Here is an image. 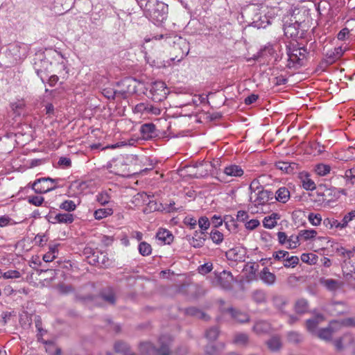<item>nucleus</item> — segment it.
<instances>
[{
	"label": "nucleus",
	"instance_id": "1",
	"mask_svg": "<svg viewBox=\"0 0 355 355\" xmlns=\"http://www.w3.org/2000/svg\"><path fill=\"white\" fill-rule=\"evenodd\" d=\"M144 10L146 17L154 22H162L167 17L168 6L158 0H147L144 6Z\"/></svg>",
	"mask_w": 355,
	"mask_h": 355
},
{
	"label": "nucleus",
	"instance_id": "2",
	"mask_svg": "<svg viewBox=\"0 0 355 355\" xmlns=\"http://www.w3.org/2000/svg\"><path fill=\"white\" fill-rule=\"evenodd\" d=\"M189 51V44L185 39L178 37L173 42L171 51V61H181Z\"/></svg>",
	"mask_w": 355,
	"mask_h": 355
},
{
	"label": "nucleus",
	"instance_id": "3",
	"mask_svg": "<svg viewBox=\"0 0 355 355\" xmlns=\"http://www.w3.org/2000/svg\"><path fill=\"white\" fill-rule=\"evenodd\" d=\"M307 53V49L304 46H293L292 49H290L288 52V66L289 67H294L303 65L304 60L306 59Z\"/></svg>",
	"mask_w": 355,
	"mask_h": 355
},
{
	"label": "nucleus",
	"instance_id": "4",
	"mask_svg": "<svg viewBox=\"0 0 355 355\" xmlns=\"http://www.w3.org/2000/svg\"><path fill=\"white\" fill-rule=\"evenodd\" d=\"M51 65V62L42 55H40L34 59L33 67L35 71L43 83H44V78L49 73V68Z\"/></svg>",
	"mask_w": 355,
	"mask_h": 355
},
{
	"label": "nucleus",
	"instance_id": "5",
	"mask_svg": "<svg viewBox=\"0 0 355 355\" xmlns=\"http://www.w3.org/2000/svg\"><path fill=\"white\" fill-rule=\"evenodd\" d=\"M58 179L51 178H42L36 180L33 184V189L37 193H44L55 189V187L52 184L58 182Z\"/></svg>",
	"mask_w": 355,
	"mask_h": 355
},
{
	"label": "nucleus",
	"instance_id": "6",
	"mask_svg": "<svg viewBox=\"0 0 355 355\" xmlns=\"http://www.w3.org/2000/svg\"><path fill=\"white\" fill-rule=\"evenodd\" d=\"M273 192L261 189L254 193V196H250V201L255 205H263L273 198Z\"/></svg>",
	"mask_w": 355,
	"mask_h": 355
},
{
	"label": "nucleus",
	"instance_id": "7",
	"mask_svg": "<svg viewBox=\"0 0 355 355\" xmlns=\"http://www.w3.org/2000/svg\"><path fill=\"white\" fill-rule=\"evenodd\" d=\"M338 326L337 321H331L328 327L318 329L315 335L321 340L330 341L333 334L338 329Z\"/></svg>",
	"mask_w": 355,
	"mask_h": 355
},
{
	"label": "nucleus",
	"instance_id": "8",
	"mask_svg": "<svg viewBox=\"0 0 355 355\" xmlns=\"http://www.w3.org/2000/svg\"><path fill=\"white\" fill-rule=\"evenodd\" d=\"M166 84L162 81H157L153 83L150 89V93L152 98L155 101H160L166 98Z\"/></svg>",
	"mask_w": 355,
	"mask_h": 355
},
{
	"label": "nucleus",
	"instance_id": "9",
	"mask_svg": "<svg viewBox=\"0 0 355 355\" xmlns=\"http://www.w3.org/2000/svg\"><path fill=\"white\" fill-rule=\"evenodd\" d=\"M141 137L145 140L152 139L159 136V132L153 123H146L140 128Z\"/></svg>",
	"mask_w": 355,
	"mask_h": 355
},
{
	"label": "nucleus",
	"instance_id": "10",
	"mask_svg": "<svg viewBox=\"0 0 355 355\" xmlns=\"http://www.w3.org/2000/svg\"><path fill=\"white\" fill-rule=\"evenodd\" d=\"M173 342V338L168 334L162 335L158 340L159 347L157 348L159 350V355H171V345Z\"/></svg>",
	"mask_w": 355,
	"mask_h": 355
},
{
	"label": "nucleus",
	"instance_id": "11",
	"mask_svg": "<svg viewBox=\"0 0 355 355\" xmlns=\"http://www.w3.org/2000/svg\"><path fill=\"white\" fill-rule=\"evenodd\" d=\"M234 281V277L230 271L223 270L218 276V282L225 290L232 288Z\"/></svg>",
	"mask_w": 355,
	"mask_h": 355
},
{
	"label": "nucleus",
	"instance_id": "12",
	"mask_svg": "<svg viewBox=\"0 0 355 355\" xmlns=\"http://www.w3.org/2000/svg\"><path fill=\"white\" fill-rule=\"evenodd\" d=\"M206 232L195 231L193 235L188 239L189 243L196 248H201L204 245L206 240Z\"/></svg>",
	"mask_w": 355,
	"mask_h": 355
},
{
	"label": "nucleus",
	"instance_id": "13",
	"mask_svg": "<svg viewBox=\"0 0 355 355\" xmlns=\"http://www.w3.org/2000/svg\"><path fill=\"white\" fill-rule=\"evenodd\" d=\"M139 349L142 355H159V354L157 347L148 341L140 343Z\"/></svg>",
	"mask_w": 355,
	"mask_h": 355
},
{
	"label": "nucleus",
	"instance_id": "14",
	"mask_svg": "<svg viewBox=\"0 0 355 355\" xmlns=\"http://www.w3.org/2000/svg\"><path fill=\"white\" fill-rule=\"evenodd\" d=\"M245 250L241 247H236L226 252V257L228 259L238 261H241L245 257Z\"/></svg>",
	"mask_w": 355,
	"mask_h": 355
},
{
	"label": "nucleus",
	"instance_id": "15",
	"mask_svg": "<svg viewBox=\"0 0 355 355\" xmlns=\"http://www.w3.org/2000/svg\"><path fill=\"white\" fill-rule=\"evenodd\" d=\"M324 320V317L322 314H318L313 318L309 319L306 322L307 330L312 334H315L318 330L317 327L319 324Z\"/></svg>",
	"mask_w": 355,
	"mask_h": 355
},
{
	"label": "nucleus",
	"instance_id": "16",
	"mask_svg": "<svg viewBox=\"0 0 355 355\" xmlns=\"http://www.w3.org/2000/svg\"><path fill=\"white\" fill-rule=\"evenodd\" d=\"M99 297L109 304L113 305L116 302L115 292L112 287H107L101 290Z\"/></svg>",
	"mask_w": 355,
	"mask_h": 355
},
{
	"label": "nucleus",
	"instance_id": "17",
	"mask_svg": "<svg viewBox=\"0 0 355 355\" xmlns=\"http://www.w3.org/2000/svg\"><path fill=\"white\" fill-rule=\"evenodd\" d=\"M244 14L248 17H251V24H252L253 26H256L257 21L261 20L260 19L261 17V14L259 10L254 5L248 6L244 10Z\"/></svg>",
	"mask_w": 355,
	"mask_h": 355
},
{
	"label": "nucleus",
	"instance_id": "18",
	"mask_svg": "<svg viewBox=\"0 0 355 355\" xmlns=\"http://www.w3.org/2000/svg\"><path fill=\"white\" fill-rule=\"evenodd\" d=\"M244 14L248 17H251V24H252L253 26H256L257 21L261 20L260 19L261 17V14L259 10L254 5L248 6L244 10Z\"/></svg>",
	"mask_w": 355,
	"mask_h": 355
},
{
	"label": "nucleus",
	"instance_id": "19",
	"mask_svg": "<svg viewBox=\"0 0 355 355\" xmlns=\"http://www.w3.org/2000/svg\"><path fill=\"white\" fill-rule=\"evenodd\" d=\"M344 51L342 47L335 48L334 51H328L325 55L324 62L327 64H331L338 60L343 55Z\"/></svg>",
	"mask_w": 355,
	"mask_h": 355
},
{
	"label": "nucleus",
	"instance_id": "20",
	"mask_svg": "<svg viewBox=\"0 0 355 355\" xmlns=\"http://www.w3.org/2000/svg\"><path fill=\"white\" fill-rule=\"evenodd\" d=\"M354 343V338L351 334H345L343 337L336 339L334 341V345L337 350H342L345 345H352Z\"/></svg>",
	"mask_w": 355,
	"mask_h": 355
},
{
	"label": "nucleus",
	"instance_id": "21",
	"mask_svg": "<svg viewBox=\"0 0 355 355\" xmlns=\"http://www.w3.org/2000/svg\"><path fill=\"white\" fill-rule=\"evenodd\" d=\"M227 311L231 314L232 318L241 323H245L250 321V316L247 313L241 311L233 308H229Z\"/></svg>",
	"mask_w": 355,
	"mask_h": 355
},
{
	"label": "nucleus",
	"instance_id": "22",
	"mask_svg": "<svg viewBox=\"0 0 355 355\" xmlns=\"http://www.w3.org/2000/svg\"><path fill=\"white\" fill-rule=\"evenodd\" d=\"M223 173L227 176L241 177L243 175V170L240 166L230 164L225 167Z\"/></svg>",
	"mask_w": 355,
	"mask_h": 355
},
{
	"label": "nucleus",
	"instance_id": "23",
	"mask_svg": "<svg viewBox=\"0 0 355 355\" xmlns=\"http://www.w3.org/2000/svg\"><path fill=\"white\" fill-rule=\"evenodd\" d=\"M260 279L268 285H273L276 281L275 274L270 272L267 268H264L259 274Z\"/></svg>",
	"mask_w": 355,
	"mask_h": 355
},
{
	"label": "nucleus",
	"instance_id": "24",
	"mask_svg": "<svg viewBox=\"0 0 355 355\" xmlns=\"http://www.w3.org/2000/svg\"><path fill=\"white\" fill-rule=\"evenodd\" d=\"M156 237L164 244H170L173 240V235L166 229L159 230L156 234Z\"/></svg>",
	"mask_w": 355,
	"mask_h": 355
},
{
	"label": "nucleus",
	"instance_id": "25",
	"mask_svg": "<svg viewBox=\"0 0 355 355\" xmlns=\"http://www.w3.org/2000/svg\"><path fill=\"white\" fill-rule=\"evenodd\" d=\"M252 300L256 304H265L267 302V294L263 290L257 289L251 293Z\"/></svg>",
	"mask_w": 355,
	"mask_h": 355
},
{
	"label": "nucleus",
	"instance_id": "26",
	"mask_svg": "<svg viewBox=\"0 0 355 355\" xmlns=\"http://www.w3.org/2000/svg\"><path fill=\"white\" fill-rule=\"evenodd\" d=\"M320 283L330 291H335L342 286L341 282L334 279H322Z\"/></svg>",
	"mask_w": 355,
	"mask_h": 355
},
{
	"label": "nucleus",
	"instance_id": "27",
	"mask_svg": "<svg viewBox=\"0 0 355 355\" xmlns=\"http://www.w3.org/2000/svg\"><path fill=\"white\" fill-rule=\"evenodd\" d=\"M276 200L282 203H286L290 198V191L285 187H280L275 192Z\"/></svg>",
	"mask_w": 355,
	"mask_h": 355
},
{
	"label": "nucleus",
	"instance_id": "28",
	"mask_svg": "<svg viewBox=\"0 0 355 355\" xmlns=\"http://www.w3.org/2000/svg\"><path fill=\"white\" fill-rule=\"evenodd\" d=\"M286 338L288 342L293 345H298L304 340L303 335L295 331H288L286 334Z\"/></svg>",
	"mask_w": 355,
	"mask_h": 355
},
{
	"label": "nucleus",
	"instance_id": "29",
	"mask_svg": "<svg viewBox=\"0 0 355 355\" xmlns=\"http://www.w3.org/2000/svg\"><path fill=\"white\" fill-rule=\"evenodd\" d=\"M275 166L277 168L281 171H284L286 173H291L294 171V170L297 168V164L293 162H277L275 164Z\"/></svg>",
	"mask_w": 355,
	"mask_h": 355
},
{
	"label": "nucleus",
	"instance_id": "30",
	"mask_svg": "<svg viewBox=\"0 0 355 355\" xmlns=\"http://www.w3.org/2000/svg\"><path fill=\"white\" fill-rule=\"evenodd\" d=\"M270 330V324L266 321L257 322L253 326V331L257 334L268 333Z\"/></svg>",
	"mask_w": 355,
	"mask_h": 355
},
{
	"label": "nucleus",
	"instance_id": "31",
	"mask_svg": "<svg viewBox=\"0 0 355 355\" xmlns=\"http://www.w3.org/2000/svg\"><path fill=\"white\" fill-rule=\"evenodd\" d=\"M73 216L71 214L69 213H64V214H58L54 217V220L52 223H65V224H70L73 221Z\"/></svg>",
	"mask_w": 355,
	"mask_h": 355
},
{
	"label": "nucleus",
	"instance_id": "32",
	"mask_svg": "<svg viewBox=\"0 0 355 355\" xmlns=\"http://www.w3.org/2000/svg\"><path fill=\"white\" fill-rule=\"evenodd\" d=\"M268 348L273 352H277L282 347V341L278 336H272L267 341Z\"/></svg>",
	"mask_w": 355,
	"mask_h": 355
},
{
	"label": "nucleus",
	"instance_id": "33",
	"mask_svg": "<svg viewBox=\"0 0 355 355\" xmlns=\"http://www.w3.org/2000/svg\"><path fill=\"white\" fill-rule=\"evenodd\" d=\"M186 313L198 318L208 320L209 318L203 311L198 309L196 307H190L186 309Z\"/></svg>",
	"mask_w": 355,
	"mask_h": 355
},
{
	"label": "nucleus",
	"instance_id": "34",
	"mask_svg": "<svg viewBox=\"0 0 355 355\" xmlns=\"http://www.w3.org/2000/svg\"><path fill=\"white\" fill-rule=\"evenodd\" d=\"M114 351L116 353H121L123 355L128 354L130 352V346L125 342L122 340L116 341L114 345Z\"/></svg>",
	"mask_w": 355,
	"mask_h": 355
},
{
	"label": "nucleus",
	"instance_id": "35",
	"mask_svg": "<svg viewBox=\"0 0 355 355\" xmlns=\"http://www.w3.org/2000/svg\"><path fill=\"white\" fill-rule=\"evenodd\" d=\"M151 196H152L148 195L145 192L138 193L133 198V203H135L136 206L146 204L147 201Z\"/></svg>",
	"mask_w": 355,
	"mask_h": 355
},
{
	"label": "nucleus",
	"instance_id": "36",
	"mask_svg": "<svg viewBox=\"0 0 355 355\" xmlns=\"http://www.w3.org/2000/svg\"><path fill=\"white\" fill-rule=\"evenodd\" d=\"M308 308V302L304 299L298 300L295 304V311L298 314L307 312Z\"/></svg>",
	"mask_w": 355,
	"mask_h": 355
},
{
	"label": "nucleus",
	"instance_id": "37",
	"mask_svg": "<svg viewBox=\"0 0 355 355\" xmlns=\"http://www.w3.org/2000/svg\"><path fill=\"white\" fill-rule=\"evenodd\" d=\"M25 107V103L24 101H17L10 103V108L13 111L15 116H20Z\"/></svg>",
	"mask_w": 355,
	"mask_h": 355
},
{
	"label": "nucleus",
	"instance_id": "38",
	"mask_svg": "<svg viewBox=\"0 0 355 355\" xmlns=\"http://www.w3.org/2000/svg\"><path fill=\"white\" fill-rule=\"evenodd\" d=\"M113 214V210L111 208H102L98 209L94 211V218L97 220L103 219Z\"/></svg>",
	"mask_w": 355,
	"mask_h": 355
},
{
	"label": "nucleus",
	"instance_id": "39",
	"mask_svg": "<svg viewBox=\"0 0 355 355\" xmlns=\"http://www.w3.org/2000/svg\"><path fill=\"white\" fill-rule=\"evenodd\" d=\"M343 177L345 180L347 185L353 186L355 184V168L346 170Z\"/></svg>",
	"mask_w": 355,
	"mask_h": 355
},
{
	"label": "nucleus",
	"instance_id": "40",
	"mask_svg": "<svg viewBox=\"0 0 355 355\" xmlns=\"http://www.w3.org/2000/svg\"><path fill=\"white\" fill-rule=\"evenodd\" d=\"M273 306L279 311H282L283 307L286 304L285 298L280 295H275L272 299Z\"/></svg>",
	"mask_w": 355,
	"mask_h": 355
},
{
	"label": "nucleus",
	"instance_id": "41",
	"mask_svg": "<svg viewBox=\"0 0 355 355\" xmlns=\"http://www.w3.org/2000/svg\"><path fill=\"white\" fill-rule=\"evenodd\" d=\"M315 173L320 176H324L331 171V166L328 164H318L315 167Z\"/></svg>",
	"mask_w": 355,
	"mask_h": 355
},
{
	"label": "nucleus",
	"instance_id": "42",
	"mask_svg": "<svg viewBox=\"0 0 355 355\" xmlns=\"http://www.w3.org/2000/svg\"><path fill=\"white\" fill-rule=\"evenodd\" d=\"M138 250L139 253L144 257L150 255L152 252L151 245L145 241H142L139 243Z\"/></svg>",
	"mask_w": 355,
	"mask_h": 355
},
{
	"label": "nucleus",
	"instance_id": "43",
	"mask_svg": "<svg viewBox=\"0 0 355 355\" xmlns=\"http://www.w3.org/2000/svg\"><path fill=\"white\" fill-rule=\"evenodd\" d=\"M225 225L230 231H236L237 229V224L236 222V220L232 217L231 216H226L225 217Z\"/></svg>",
	"mask_w": 355,
	"mask_h": 355
},
{
	"label": "nucleus",
	"instance_id": "44",
	"mask_svg": "<svg viewBox=\"0 0 355 355\" xmlns=\"http://www.w3.org/2000/svg\"><path fill=\"white\" fill-rule=\"evenodd\" d=\"M323 225L327 228L332 229L334 227L337 229H342L340 222L334 218H327L323 220Z\"/></svg>",
	"mask_w": 355,
	"mask_h": 355
},
{
	"label": "nucleus",
	"instance_id": "45",
	"mask_svg": "<svg viewBox=\"0 0 355 355\" xmlns=\"http://www.w3.org/2000/svg\"><path fill=\"white\" fill-rule=\"evenodd\" d=\"M220 331L218 327H212L207 330L205 336L209 340H215L219 335Z\"/></svg>",
	"mask_w": 355,
	"mask_h": 355
},
{
	"label": "nucleus",
	"instance_id": "46",
	"mask_svg": "<svg viewBox=\"0 0 355 355\" xmlns=\"http://www.w3.org/2000/svg\"><path fill=\"white\" fill-rule=\"evenodd\" d=\"M298 263H299V258L297 256H291V257L286 256V257L284 260V266L286 268H289V267L294 268L298 264Z\"/></svg>",
	"mask_w": 355,
	"mask_h": 355
},
{
	"label": "nucleus",
	"instance_id": "47",
	"mask_svg": "<svg viewBox=\"0 0 355 355\" xmlns=\"http://www.w3.org/2000/svg\"><path fill=\"white\" fill-rule=\"evenodd\" d=\"M110 198L111 197L107 191H102L96 196V200L103 205L108 203Z\"/></svg>",
	"mask_w": 355,
	"mask_h": 355
},
{
	"label": "nucleus",
	"instance_id": "48",
	"mask_svg": "<svg viewBox=\"0 0 355 355\" xmlns=\"http://www.w3.org/2000/svg\"><path fill=\"white\" fill-rule=\"evenodd\" d=\"M57 288L61 294H69L74 291L73 287L70 284H66L64 283L59 284Z\"/></svg>",
	"mask_w": 355,
	"mask_h": 355
},
{
	"label": "nucleus",
	"instance_id": "49",
	"mask_svg": "<svg viewBox=\"0 0 355 355\" xmlns=\"http://www.w3.org/2000/svg\"><path fill=\"white\" fill-rule=\"evenodd\" d=\"M317 235V232L314 230H301L299 236L302 237L305 241L313 239Z\"/></svg>",
	"mask_w": 355,
	"mask_h": 355
},
{
	"label": "nucleus",
	"instance_id": "50",
	"mask_svg": "<svg viewBox=\"0 0 355 355\" xmlns=\"http://www.w3.org/2000/svg\"><path fill=\"white\" fill-rule=\"evenodd\" d=\"M210 238L214 243L218 245L223 241V234L216 230H212L210 233Z\"/></svg>",
	"mask_w": 355,
	"mask_h": 355
},
{
	"label": "nucleus",
	"instance_id": "51",
	"mask_svg": "<svg viewBox=\"0 0 355 355\" xmlns=\"http://www.w3.org/2000/svg\"><path fill=\"white\" fill-rule=\"evenodd\" d=\"M199 227L200 228V232H205L209 229L211 222L209 218L206 216H202L198 221Z\"/></svg>",
	"mask_w": 355,
	"mask_h": 355
},
{
	"label": "nucleus",
	"instance_id": "52",
	"mask_svg": "<svg viewBox=\"0 0 355 355\" xmlns=\"http://www.w3.org/2000/svg\"><path fill=\"white\" fill-rule=\"evenodd\" d=\"M299 235H292L287 240L286 248L295 249L299 245Z\"/></svg>",
	"mask_w": 355,
	"mask_h": 355
},
{
	"label": "nucleus",
	"instance_id": "53",
	"mask_svg": "<svg viewBox=\"0 0 355 355\" xmlns=\"http://www.w3.org/2000/svg\"><path fill=\"white\" fill-rule=\"evenodd\" d=\"M354 218H355V210L351 211L345 215L342 221L340 222L341 228H345L348 225V223Z\"/></svg>",
	"mask_w": 355,
	"mask_h": 355
},
{
	"label": "nucleus",
	"instance_id": "54",
	"mask_svg": "<svg viewBox=\"0 0 355 355\" xmlns=\"http://www.w3.org/2000/svg\"><path fill=\"white\" fill-rule=\"evenodd\" d=\"M309 222L314 226L320 225L322 217L320 214L310 213L308 216Z\"/></svg>",
	"mask_w": 355,
	"mask_h": 355
},
{
	"label": "nucleus",
	"instance_id": "55",
	"mask_svg": "<svg viewBox=\"0 0 355 355\" xmlns=\"http://www.w3.org/2000/svg\"><path fill=\"white\" fill-rule=\"evenodd\" d=\"M116 92V98H126L128 94H134L137 92V89L133 86L132 89H121V90H115Z\"/></svg>",
	"mask_w": 355,
	"mask_h": 355
},
{
	"label": "nucleus",
	"instance_id": "56",
	"mask_svg": "<svg viewBox=\"0 0 355 355\" xmlns=\"http://www.w3.org/2000/svg\"><path fill=\"white\" fill-rule=\"evenodd\" d=\"M302 187L306 190L313 191L315 189V184L312 180L306 176L302 180Z\"/></svg>",
	"mask_w": 355,
	"mask_h": 355
},
{
	"label": "nucleus",
	"instance_id": "57",
	"mask_svg": "<svg viewBox=\"0 0 355 355\" xmlns=\"http://www.w3.org/2000/svg\"><path fill=\"white\" fill-rule=\"evenodd\" d=\"M248 341V336L245 334H237L234 339V342L239 345H245Z\"/></svg>",
	"mask_w": 355,
	"mask_h": 355
},
{
	"label": "nucleus",
	"instance_id": "58",
	"mask_svg": "<svg viewBox=\"0 0 355 355\" xmlns=\"http://www.w3.org/2000/svg\"><path fill=\"white\" fill-rule=\"evenodd\" d=\"M213 269V265L210 262H207L204 263L203 265H201L198 267V271L199 273L202 275H206L209 272H210Z\"/></svg>",
	"mask_w": 355,
	"mask_h": 355
},
{
	"label": "nucleus",
	"instance_id": "59",
	"mask_svg": "<svg viewBox=\"0 0 355 355\" xmlns=\"http://www.w3.org/2000/svg\"><path fill=\"white\" fill-rule=\"evenodd\" d=\"M44 200V199L43 197L38 196H31L28 198V202L35 206H40L43 203Z\"/></svg>",
	"mask_w": 355,
	"mask_h": 355
},
{
	"label": "nucleus",
	"instance_id": "60",
	"mask_svg": "<svg viewBox=\"0 0 355 355\" xmlns=\"http://www.w3.org/2000/svg\"><path fill=\"white\" fill-rule=\"evenodd\" d=\"M60 207L67 211H71L76 209V205L72 200H65L60 205Z\"/></svg>",
	"mask_w": 355,
	"mask_h": 355
},
{
	"label": "nucleus",
	"instance_id": "61",
	"mask_svg": "<svg viewBox=\"0 0 355 355\" xmlns=\"http://www.w3.org/2000/svg\"><path fill=\"white\" fill-rule=\"evenodd\" d=\"M288 255H289V254L287 251L279 250V251L273 252L272 258L275 261H284L286 256L288 257Z\"/></svg>",
	"mask_w": 355,
	"mask_h": 355
},
{
	"label": "nucleus",
	"instance_id": "62",
	"mask_svg": "<svg viewBox=\"0 0 355 355\" xmlns=\"http://www.w3.org/2000/svg\"><path fill=\"white\" fill-rule=\"evenodd\" d=\"M100 252H101L98 251H94V252H92V255H88V263L92 265H98L100 258Z\"/></svg>",
	"mask_w": 355,
	"mask_h": 355
},
{
	"label": "nucleus",
	"instance_id": "63",
	"mask_svg": "<svg viewBox=\"0 0 355 355\" xmlns=\"http://www.w3.org/2000/svg\"><path fill=\"white\" fill-rule=\"evenodd\" d=\"M261 189H263L262 186L260 184L259 182L257 180H254L251 182L250 184L249 189L251 192V196L252 193H256L259 192V190H261Z\"/></svg>",
	"mask_w": 355,
	"mask_h": 355
},
{
	"label": "nucleus",
	"instance_id": "64",
	"mask_svg": "<svg viewBox=\"0 0 355 355\" xmlns=\"http://www.w3.org/2000/svg\"><path fill=\"white\" fill-rule=\"evenodd\" d=\"M261 20L257 21L256 26L257 28H264L270 24V21L266 15H261Z\"/></svg>",
	"mask_w": 355,
	"mask_h": 355
}]
</instances>
